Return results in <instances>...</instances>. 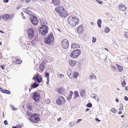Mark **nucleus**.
<instances>
[{
  "label": "nucleus",
  "instance_id": "obj_30",
  "mask_svg": "<svg viewBox=\"0 0 128 128\" xmlns=\"http://www.w3.org/2000/svg\"><path fill=\"white\" fill-rule=\"evenodd\" d=\"M42 78L40 76L36 81L38 83H40L42 82Z\"/></svg>",
  "mask_w": 128,
  "mask_h": 128
},
{
  "label": "nucleus",
  "instance_id": "obj_10",
  "mask_svg": "<svg viewBox=\"0 0 128 128\" xmlns=\"http://www.w3.org/2000/svg\"><path fill=\"white\" fill-rule=\"evenodd\" d=\"M32 24L34 26H36L38 23V20L35 16H32V18H30Z\"/></svg>",
  "mask_w": 128,
  "mask_h": 128
},
{
  "label": "nucleus",
  "instance_id": "obj_55",
  "mask_svg": "<svg viewBox=\"0 0 128 128\" xmlns=\"http://www.w3.org/2000/svg\"><path fill=\"white\" fill-rule=\"evenodd\" d=\"M9 1L8 0H3V2L4 3H7Z\"/></svg>",
  "mask_w": 128,
  "mask_h": 128
},
{
  "label": "nucleus",
  "instance_id": "obj_29",
  "mask_svg": "<svg viewBox=\"0 0 128 128\" xmlns=\"http://www.w3.org/2000/svg\"><path fill=\"white\" fill-rule=\"evenodd\" d=\"M74 98H75L76 97H78L79 96L78 92V91H75L74 92Z\"/></svg>",
  "mask_w": 128,
  "mask_h": 128
},
{
  "label": "nucleus",
  "instance_id": "obj_14",
  "mask_svg": "<svg viewBox=\"0 0 128 128\" xmlns=\"http://www.w3.org/2000/svg\"><path fill=\"white\" fill-rule=\"evenodd\" d=\"M118 8L120 10L123 11L126 10V8L124 4H120L118 6Z\"/></svg>",
  "mask_w": 128,
  "mask_h": 128
},
{
  "label": "nucleus",
  "instance_id": "obj_31",
  "mask_svg": "<svg viewBox=\"0 0 128 128\" xmlns=\"http://www.w3.org/2000/svg\"><path fill=\"white\" fill-rule=\"evenodd\" d=\"M110 30V29L108 26L104 28V32L106 33H108Z\"/></svg>",
  "mask_w": 128,
  "mask_h": 128
},
{
  "label": "nucleus",
  "instance_id": "obj_57",
  "mask_svg": "<svg viewBox=\"0 0 128 128\" xmlns=\"http://www.w3.org/2000/svg\"><path fill=\"white\" fill-rule=\"evenodd\" d=\"M64 77V75L62 74H60V77L61 78L62 77L63 78Z\"/></svg>",
  "mask_w": 128,
  "mask_h": 128
},
{
  "label": "nucleus",
  "instance_id": "obj_45",
  "mask_svg": "<svg viewBox=\"0 0 128 128\" xmlns=\"http://www.w3.org/2000/svg\"><path fill=\"white\" fill-rule=\"evenodd\" d=\"M74 123L73 122H71L69 123L70 125L71 126H74Z\"/></svg>",
  "mask_w": 128,
  "mask_h": 128
},
{
  "label": "nucleus",
  "instance_id": "obj_51",
  "mask_svg": "<svg viewBox=\"0 0 128 128\" xmlns=\"http://www.w3.org/2000/svg\"><path fill=\"white\" fill-rule=\"evenodd\" d=\"M124 99L126 101H128V98L126 96H124Z\"/></svg>",
  "mask_w": 128,
  "mask_h": 128
},
{
  "label": "nucleus",
  "instance_id": "obj_20",
  "mask_svg": "<svg viewBox=\"0 0 128 128\" xmlns=\"http://www.w3.org/2000/svg\"><path fill=\"white\" fill-rule=\"evenodd\" d=\"M73 92L72 91H70L69 94L67 97L68 100H69L72 98Z\"/></svg>",
  "mask_w": 128,
  "mask_h": 128
},
{
  "label": "nucleus",
  "instance_id": "obj_33",
  "mask_svg": "<svg viewBox=\"0 0 128 128\" xmlns=\"http://www.w3.org/2000/svg\"><path fill=\"white\" fill-rule=\"evenodd\" d=\"M96 96H97L94 94H91V98H92L96 100Z\"/></svg>",
  "mask_w": 128,
  "mask_h": 128
},
{
  "label": "nucleus",
  "instance_id": "obj_27",
  "mask_svg": "<svg viewBox=\"0 0 128 128\" xmlns=\"http://www.w3.org/2000/svg\"><path fill=\"white\" fill-rule=\"evenodd\" d=\"M39 77L38 75L35 74L34 76L33 77L32 79L33 80H34L35 82H36V81L38 79V78H39Z\"/></svg>",
  "mask_w": 128,
  "mask_h": 128
},
{
  "label": "nucleus",
  "instance_id": "obj_19",
  "mask_svg": "<svg viewBox=\"0 0 128 128\" xmlns=\"http://www.w3.org/2000/svg\"><path fill=\"white\" fill-rule=\"evenodd\" d=\"M76 61L73 60H70L69 61V63L70 65L71 66H73L76 64Z\"/></svg>",
  "mask_w": 128,
  "mask_h": 128
},
{
  "label": "nucleus",
  "instance_id": "obj_58",
  "mask_svg": "<svg viewBox=\"0 0 128 128\" xmlns=\"http://www.w3.org/2000/svg\"><path fill=\"white\" fill-rule=\"evenodd\" d=\"M21 6H17L16 8L17 9H20L21 8Z\"/></svg>",
  "mask_w": 128,
  "mask_h": 128
},
{
  "label": "nucleus",
  "instance_id": "obj_16",
  "mask_svg": "<svg viewBox=\"0 0 128 128\" xmlns=\"http://www.w3.org/2000/svg\"><path fill=\"white\" fill-rule=\"evenodd\" d=\"M39 84H38L36 82H35L33 84H32L31 86V89H32L37 88L39 86Z\"/></svg>",
  "mask_w": 128,
  "mask_h": 128
},
{
  "label": "nucleus",
  "instance_id": "obj_53",
  "mask_svg": "<svg viewBox=\"0 0 128 128\" xmlns=\"http://www.w3.org/2000/svg\"><path fill=\"white\" fill-rule=\"evenodd\" d=\"M21 15L22 16V18L24 19H26V17L25 16H24V14H23V12H21Z\"/></svg>",
  "mask_w": 128,
  "mask_h": 128
},
{
  "label": "nucleus",
  "instance_id": "obj_52",
  "mask_svg": "<svg viewBox=\"0 0 128 128\" xmlns=\"http://www.w3.org/2000/svg\"><path fill=\"white\" fill-rule=\"evenodd\" d=\"M4 124L5 125H6L8 124V122L6 120H5L4 122Z\"/></svg>",
  "mask_w": 128,
  "mask_h": 128
},
{
  "label": "nucleus",
  "instance_id": "obj_35",
  "mask_svg": "<svg viewBox=\"0 0 128 128\" xmlns=\"http://www.w3.org/2000/svg\"><path fill=\"white\" fill-rule=\"evenodd\" d=\"M110 110L113 113H116V110L114 108H111Z\"/></svg>",
  "mask_w": 128,
  "mask_h": 128
},
{
  "label": "nucleus",
  "instance_id": "obj_36",
  "mask_svg": "<svg viewBox=\"0 0 128 128\" xmlns=\"http://www.w3.org/2000/svg\"><path fill=\"white\" fill-rule=\"evenodd\" d=\"M94 79H96V77L95 76L94 74H93L92 75H91L89 77V78L90 79H92L94 77Z\"/></svg>",
  "mask_w": 128,
  "mask_h": 128
},
{
  "label": "nucleus",
  "instance_id": "obj_41",
  "mask_svg": "<svg viewBox=\"0 0 128 128\" xmlns=\"http://www.w3.org/2000/svg\"><path fill=\"white\" fill-rule=\"evenodd\" d=\"M126 83L124 80V81L121 83L122 86L123 87H124L126 85Z\"/></svg>",
  "mask_w": 128,
  "mask_h": 128
},
{
  "label": "nucleus",
  "instance_id": "obj_34",
  "mask_svg": "<svg viewBox=\"0 0 128 128\" xmlns=\"http://www.w3.org/2000/svg\"><path fill=\"white\" fill-rule=\"evenodd\" d=\"M22 60H20L19 59H17L16 60V62L17 64H20L22 62Z\"/></svg>",
  "mask_w": 128,
  "mask_h": 128
},
{
  "label": "nucleus",
  "instance_id": "obj_43",
  "mask_svg": "<svg viewBox=\"0 0 128 128\" xmlns=\"http://www.w3.org/2000/svg\"><path fill=\"white\" fill-rule=\"evenodd\" d=\"M45 102L46 104H48L50 102V100L48 99H47L45 100Z\"/></svg>",
  "mask_w": 128,
  "mask_h": 128
},
{
  "label": "nucleus",
  "instance_id": "obj_13",
  "mask_svg": "<svg viewBox=\"0 0 128 128\" xmlns=\"http://www.w3.org/2000/svg\"><path fill=\"white\" fill-rule=\"evenodd\" d=\"M29 7H28L26 9H24L23 10V11L28 14L31 16L32 14V12L29 9Z\"/></svg>",
  "mask_w": 128,
  "mask_h": 128
},
{
  "label": "nucleus",
  "instance_id": "obj_7",
  "mask_svg": "<svg viewBox=\"0 0 128 128\" xmlns=\"http://www.w3.org/2000/svg\"><path fill=\"white\" fill-rule=\"evenodd\" d=\"M40 97V96L38 92H33L32 98L35 102H39Z\"/></svg>",
  "mask_w": 128,
  "mask_h": 128
},
{
  "label": "nucleus",
  "instance_id": "obj_63",
  "mask_svg": "<svg viewBox=\"0 0 128 128\" xmlns=\"http://www.w3.org/2000/svg\"><path fill=\"white\" fill-rule=\"evenodd\" d=\"M122 112L121 111H119L118 112V114H122Z\"/></svg>",
  "mask_w": 128,
  "mask_h": 128
},
{
  "label": "nucleus",
  "instance_id": "obj_17",
  "mask_svg": "<svg viewBox=\"0 0 128 128\" xmlns=\"http://www.w3.org/2000/svg\"><path fill=\"white\" fill-rule=\"evenodd\" d=\"M52 3L55 6H57L59 5L60 2L59 0H52Z\"/></svg>",
  "mask_w": 128,
  "mask_h": 128
},
{
  "label": "nucleus",
  "instance_id": "obj_46",
  "mask_svg": "<svg viewBox=\"0 0 128 128\" xmlns=\"http://www.w3.org/2000/svg\"><path fill=\"white\" fill-rule=\"evenodd\" d=\"M5 90H3L2 88H0V91L4 93V92H5Z\"/></svg>",
  "mask_w": 128,
  "mask_h": 128
},
{
  "label": "nucleus",
  "instance_id": "obj_38",
  "mask_svg": "<svg viewBox=\"0 0 128 128\" xmlns=\"http://www.w3.org/2000/svg\"><path fill=\"white\" fill-rule=\"evenodd\" d=\"M86 106L88 108H91L92 106V104L91 103H88L86 105Z\"/></svg>",
  "mask_w": 128,
  "mask_h": 128
},
{
  "label": "nucleus",
  "instance_id": "obj_47",
  "mask_svg": "<svg viewBox=\"0 0 128 128\" xmlns=\"http://www.w3.org/2000/svg\"><path fill=\"white\" fill-rule=\"evenodd\" d=\"M71 70H68L67 72V74L68 76H70L71 74V73H70V72H71Z\"/></svg>",
  "mask_w": 128,
  "mask_h": 128
},
{
  "label": "nucleus",
  "instance_id": "obj_15",
  "mask_svg": "<svg viewBox=\"0 0 128 128\" xmlns=\"http://www.w3.org/2000/svg\"><path fill=\"white\" fill-rule=\"evenodd\" d=\"M56 90L58 93L61 94L64 93V92L65 91L62 88H57Z\"/></svg>",
  "mask_w": 128,
  "mask_h": 128
},
{
  "label": "nucleus",
  "instance_id": "obj_49",
  "mask_svg": "<svg viewBox=\"0 0 128 128\" xmlns=\"http://www.w3.org/2000/svg\"><path fill=\"white\" fill-rule=\"evenodd\" d=\"M99 4H102V2L101 0H96Z\"/></svg>",
  "mask_w": 128,
  "mask_h": 128
},
{
  "label": "nucleus",
  "instance_id": "obj_37",
  "mask_svg": "<svg viewBox=\"0 0 128 128\" xmlns=\"http://www.w3.org/2000/svg\"><path fill=\"white\" fill-rule=\"evenodd\" d=\"M124 34L125 37H128V32H124Z\"/></svg>",
  "mask_w": 128,
  "mask_h": 128
},
{
  "label": "nucleus",
  "instance_id": "obj_18",
  "mask_svg": "<svg viewBox=\"0 0 128 128\" xmlns=\"http://www.w3.org/2000/svg\"><path fill=\"white\" fill-rule=\"evenodd\" d=\"M80 46L78 44L75 43H73L71 45V48H79Z\"/></svg>",
  "mask_w": 128,
  "mask_h": 128
},
{
  "label": "nucleus",
  "instance_id": "obj_59",
  "mask_svg": "<svg viewBox=\"0 0 128 128\" xmlns=\"http://www.w3.org/2000/svg\"><path fill=\"white\" fill-rule=\"evenodd\" d=\"M31 0H26V2L28 3Z\"/></svg>",
  "mask_w": 128,
  "mask_h": 128
},
{
  "label": "nucleus",
  "instance_id": "obj_48",
  "mask_svg": "<svg viewBox=\"0 0 128 128\" xmlns=\"http://www.w3.org/2000/svg\"><path fill=\"white\" fill-rule=\"evenodd\" d=\"M16 128H21L22 126L20 124H19L18 125H16Z\"/></svg>",
  "mask_w": 128,
  "mask_h": 128
},
{
  "label": "nucleus",
  "instance_id": "obj_6",
  "mask_svg": "<svg viewBox=\"0 0 128 128\" xmlns=\"http://www.w3.org/2000/svg\"><path fill=\"white\" fill-rule=\"evenodd\" d=\"M81 54V51L80 50L77 49L73 51L70 54V56L73 58H76Z\"/></svg>",
  "mask_w": 128,
  "mask_h": 128
},
{
  "label": "nucleus",
  "instance_id": "obj_26",
  "mask_svg": "<svg viewBox=\"0 0 128 128\" xmlns=\"http://www.w3.org/2000/svg\"><path fill=\"white\" fill-rule=\"evenodd\" d=\"M84 92L85 90H80V94L81 96L83 97L84 96Z\"/></svg>",
  "mask_w": 128,
  "mask_h": 128
},
{
  "label": "nucleus",
  "instance_id": "obj_2",
  "mask_svg": "<svg viewBox=\"0 0 128 128\" xmlns=\"http://www.w3.org/2000/svg\"><path fill=\"white\" fill-rule=\"evenodd\" d=\"M68 22L72 26H76L79 23L78 19L74 16H70L68 18Z\"/></svg>",
  "mask_w": 128,
  "mask_h": 128
},
{
  "label": "nucleus",
  "instance_id": "obj_22",
  "mask_svg": "<svg viewBox=\"0 0 128 128\" xmlns=\"http://www.w3.org/2000/svg\"><path fill=\"white\" fill-rule=\"evenodd\" d=\"M116 65L118 67V71L119 72H122L123 70L122 67L118 64H116Z\"/></svg>",
  "mask_w": 128,
  "mask_h": 128
},
{
  "label": "nucleus",
  "instance_id": "obj_5",
  "mask_svg": "<svg viewBox=\"0 0 128 128\" xmlns=\"http://www.w3.org/2000/svg\"><path fill=\"white\" fill-rule=\"evenodd\" d=\"M29 120L33 122L37 123L40 120V119L39 117L38 114H34L31 118H30Z\"/></svg>",
  "mask_w": 128,
  "mask_h": 128
},
{
  "label": "nucleus",
  "instance_id": "obj_60",
  "mask_svg": "<svg viewBox=\"0 0 128 128\" xmlns=\"http://www.w3.org/2000/svg\"><path fill=\"white\" fill-rule=\"evenodd\" d=\"M125 90H128V86H126L125 87Z\"/></svg>",
  "mask_w": 128,
  "mask_h": 128
},
{
  "label": "nucleus",
  "instance_id": "obj_61",
  "mask_svg": "<svg viewBox=\"0 0 128 128\" xmlns=\"http://www.w3.org/2000/svg\"><path fill=\"white\" fill-rule=\"evenodd\" d=\"M61 119V118H58L57 119V120L58 121H60Z\"/></svg>",
  "mask_w": 128,
  "mask_h": 128
},
{
  "label": "nucleus",
  "instance_id": "obj_8",
  "mask_svg": "<svg viewBox=\"0 0 128 128\" xmlns=\"http://www.w3.org/2000/svg\"><path fill=\"white\" fill-rule=\"evenodd\" d=\"M66 101L65 98L61 96L58 97L56 100V103L59 105L63 104Z\"/></svg>",
  "mask_w": 128,
  "mask_h": 128
},
{
  "label": "nucleus",
  "instance_id": "obj_25",
  "mask_svg": "<svg viewBox=\"0 0 128 128\" xmlns=\"http://www.w3.org/2000/svg\"><path fill=\"white\" fill-rule=\"evenodd\" d=\"M26 115L28 116H30V118H31L33 116L32 112L29 111H28L27 112Z\"/></svg>",
  "mask_w": 128,
  "mask_h": 128
},
{
  "label": "nucleus",
  "instance_id": "obj_23",
  "mask_svg": "<svg viewBox=\"0 0 128 128\" xmlns=\"http://www.w3.org/2000/svg\"><path fill=\"white\" fill-rule=\"evenodd\" d=\"M9 16L8 14L4 15L3 16V18L4 20H7L9 19Z\"/></svg>",
  "mask_w": 128,
  "mask_h": 128
},
{
  "label": "nucleus",
  "instance_id": "obj_28",
  "mask_svg": "<svg viewBox=\"0 0 128 128\" xmlns=\"http://www.w3.org/2000/svg\"><path fill=\"white\" fill-rule=\"evenodd\" d=\"M79 74L78 72H75L73 74V77L74 78H76L78 75Z\"/></svg>",
  "mask_w": 128,
  "mask_h": 128
},
{
  "label": "nucleus",
  "instance_id": "obj_11",
  "mask_svg": "<svg viewBox=\"0 0 128 128\" xmlns=\"http://www.w3.org/2000/svg\"><path fill=\"white\" fill-rule=\"evenodd\" d=\"M28 32L29 38L31 39L34 38V33L33 30L32 28H30L28 29Z\"/></svg>",
  "mask_w": 128,
  "mask_h": 128
},
{
  "label": "nucleus",
  "instance_id": "obj_56",
  "mask_svg": "<svg viewBox=\"0 0 128 128\" xmlns=\"http://www.w3.org/2000/svg\"><path fill=\"white\" fill-rule=\"evenodd\" d=\"M96 120L97 121H98V122H100V120H99L98 119V118H96Z\"/></svg>",
  "mask_w": 128,
  "mask_h": 128
},
{
  "label": "nucleus",
  "instance_id": "obj_44",
  "mask_svg": "<svg viewBox=\"0 0 128 128\" xmlns=\"http://www.w3.org/2000/svg\"><path fill=\"white\" fill-rule=\"evenodd\" d=\"M96 38L94 37H93L92 38V42H96Z\"/></svg>",
  "mask_w": 128,
  "mask_h": 128
},
{
  "label": "nucleus",
  "instance_id": "obj_24",
  "mask_svg": "<svg viewBox=\"0 0 128 128\" xmlns=\"http://www.w3.org/2000/svg\"><path fill=\"white\" fill-rule=\"evenodd\" d=\"M102 20L100 19H98L97 21V24L99 28H100L101 27V24L102 23Z\"/></svg>",
  "mask_w": 128,
  "mask_h": 128
},
{
  "label": "nucleus",
  "instance_id": "obj_62",
  "mask_svg": "<svg viewBox=\"0 0 128 128\" xmlns=\"http://www.w3.org/2000/svg\"><path fill=\"white\" fill-rule=\"evenodd\" d=\"M90 110V109L88 108H87L85 110V111L86 112H88V111Z\"/></svg>",
  "mask_w": 128,
  "mask_h": 128
},
{
  "label": "nucleus",
  "instance_id": "obj_64",
  "mask_svg": "<svg viewBox=\"0 0 128 128\" xmlns=\"http://www.w3.org/2000/svg\"><path fill=\"white\" fill-rule=\"evenodd\" d=\"M115 100L116 102H118L119 101L118 100V98H116L115 99Z\"/></svg>",
  "mask_w": 128,
  "mask_h": 128
},
{
  "label": "nucleus",
  "instance_id": "obj_40",
  "mask_svg": "<svg viewBox=\"0 0 128 128\" xmlns=\"http://www.w3.org/2000/svg\"><path fill=\"white\" fill-rule=\"evenodd\" d=\"M10 107L13 110H17V108H15L14 106H13L12 105L10 106Z\"/></svg>",
  "mask_w": 128,
  "mask_h": 128
},
{
  "label": "nucleus",
  "instance_id": "obj_3",
  "mask_svg": "<svg viewBox=\"0 0 128 128\" xmlns=\"http://www.w3.org/2000/svg\"><path fill=\"white\" fill-rule=\"evenodd\" d=\"M54 37L52 33H50L48 36L44 39V42L47 44L51 45L54 41Z\"/></svg>",
  "mask_w": 128,
  "mask_h": 128
},
{
  "label": "nucleus",
  "instance_id": "obj_32",
  "mask_svg": "<svg viewBox=\"0 0 128 128\" xmlns=\"http://www.w3.org/2000/svg\"><path fill=\"white\" fill-rule=\"evenodd\" d=\"M119 110H123V106L122 104L120 103L119 105Z\"/></svg>",
  "mask_w": 128,
  "mask_h": 128
},
{
  "label": "nucleus",
  "instance_id": "obj_39",
  "mask_svg": "<svg viewBox=\"0 0 128 128\" xmlns=\"http://www.w3.org/2000/svg\"><path fill=\"white\" fill-rule=\"evenodd\" d=\"M4 93L9 94H10V92L9 90H5V92H4Z\"/></svg>",
  "mask_w": 128,
  "mask_h": 128
},
{
  "label": "nucleus",
  "instance_id": "obj_54",
  "mask_svg": "<svg viewBox=\"0 0 128 128\" xmlns=\"http://www.w3.org/2000/svg\"><path fill=\"white\" fill-rule=\"evenodd\" d=\"M82 120V119H78L77 120V122H76V123H78V122H80Z\"/></svg>",
  "mask_w": 128,
  "mask_h": 128
},
{
  "label": "nucleus",
  "instance_id": "obj_9",
  "mask_svg": "<svg viewBox=\"0 0 128 128\" xmlns=\"http://www.w3.org/2000/svg\"><path fill=\"white\" fill-rule=\"evenodd\" d=\"M61 44L63 48L67 49L69 46L68 41L66 39L63 40L62 41Z\"/></svg>",
  "mask_w": 128,
  "mask_h": 128
},
{
  "label": "nucleus",
  "instance_id": "obj_1",
  "mask_svg": "<svg viewBox=\"0 0 128 128\" xmlns=\"http://www.w3.org/2000/svg\"><path fill=\"white\" fill-rule=\"evenodd\" d=\"M55 10L59 15L62 18H64L68 15L66 9L62 6L56 8Z\"/></svg>",
  "mask_w": 128,
  "mask_h": 128
},
{
  "label": "nucleus",
  "instance_id": "obj_12",
  "mask_svg": "<svg viewBox=\"0 0 128 128\" xmlns=\"http://www.w3.org/2000/svg\"><path fill=\"white\" fill-rule=\"evenodd\" d=\"M84 29V28L83 26L81 25L78 27L77 30L79 34H81L83 32Z\"/></svg>",
  "mask_w": 128,
  "mask_h": 128
},
{
  "label": "nucleus",
  "instance_id": "obj_4",
  "mask_svg": "<svg viewBox=\"0 0 128 128\" xmlns=\"http://www.w3.org/2000/svg\"><path fill=\"white\" fill-rule=\"evenodd\" d=\"M48 27L45 25L41 26L39 28V32L43 36L46 35L48 32Z\"/></svg>",
  "mask_w": 128,
  "mask_h": 128
},
{
  "label": "nucleus",
  "instance_id": "obj_21",
  "mask_svg": "<svg viewBox=\"0 0 128 128\" xmlns=\"http://www.w3.org/2000/svg\"><path fill=\"white\" fill-rule=\"evenodd\" d=\"M44 62H42V63L39 66L40 69L42 71H43L44 70Z\"/></svg>",
  "mask_w": 128,
  "mask_h": 128
},
{
  "label": "nucleus",
  "instance_id": "obj_50",
  "mask_svg": "<svg viewBox=\"0 0 128 128\" xmlns=\"http://www.w3.org/2000/svg\"><path fill=\"white\" fill-rule=\"evenodd\" d=\"M0 68L2 70H4L5 69L4 66L3 65H2L0 66Z\"/></svg>",
  "mask_w": 128,
  "mask_h": 128
},
{
  "label": "nucleus",
  "instance_id": "obj_42",
  "mask_svg": "<svg viewBox=\"0 0 128 128\" xmlns=\"http://www.w3.org/2000/svg\"><path fill=\"white\" fill-rule=\"evenodd\" d=\"M49 74L48 72L46 73L44 75V76L46 78H48L49 77Z\"/></svg>",
  "mask_w": 128,
  "mask_h": 128
}]
</instances>
